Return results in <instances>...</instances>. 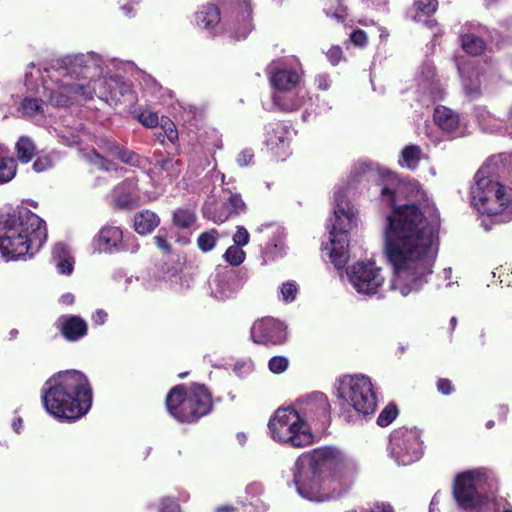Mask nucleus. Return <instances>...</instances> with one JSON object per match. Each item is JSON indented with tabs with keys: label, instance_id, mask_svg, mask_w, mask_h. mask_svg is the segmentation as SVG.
<instances>
[{
	"label": "nucleus",
	"instance_id": "14",
	"mask_svg": "<svg viewBox=\"0 0 512 512\" xmlns=\"http://www.w3.org/2000/svg\"><path fill=\"white\" fill-rule=\"evenodd\" d=\"M389 451L399 464L409 465L419 460L423 455L421 431L405 426L394 429L390 434Z\"/></svg>",
	"mask_w": 512,
	"mask_h": 512
},
{
	"label": "nucleus",
	"instance_id": "43",
	"mask_svg": "<svg viewBox=\"0 0 512 512\" xmlns=\"http://www.w3.org/2000/svg\"><path fill=\"white\" fill-rule=\"evenodd\" d=\"M160 128L170 142H174L178 138V132L174 123L167 117H161Z\"/></svg>",
	"mask_w": 512,
	"mask_h": 512
},
{
	"label": "nucleus",
	"instance_id": "41",
	"mask_svg": "<svg viewBox=\"0 0 512 512\" xmlns=\"http://www.w3.org/2000/svg\"><path fill=\"white\" fill-rule=\"evenodd\" d=\"M200 250L204 253L209 252L216 243L215 231L202 233L197 240Z\"/></svg>",
	"mask_w": 512,
	"mask_h": 512
},
{
	"label": "nucleus",
	"instance_id": "15",
	"mask_svg": "<svg viewBox=\"0 0 512 512\" xmlns=\"http://www.w3.org/2000/svg\"><path fill=\"white\" fill-rule=\"evenodd\" d=\"M296 411L307 424L315 423L323 428L330 423L331 405L327 396L322 392L315 391L298 399Z\"/></svg>",
	"mask_w": 512,
	"mask_h": 512
},
{
	"label": "nucleus",
	"instance_id": "52",
	"mask_svg": "<svg viewBox=\"0 0 512 512\" xmlns=\"http://www.w3.org/2000/svg\"><path fill=\"white\" fill-rule=\"evenodd\" d=\"M373 172V168L366 162H358L354 165L351 175L353 177L364 176L366 174H371Z\"/></svg>",
	"mask_w": 512,
	"mask_h": 512
},
{
	"label": "nucleus",
	"instance_id": "31",
	"mask_svg": "<svg viewBox=\"0 0 512 512\" xmlns=\"http://www.w3.org/2000/svg\"><path fill=\"white\" fill-rule=\"evenodd\" d=\"M401 156L400 165L413 170L421 159L422 150L417 145H408L403 148Z\"/></svg>",
	"mask_w": 512,
	"mask_h": 512
},
{
	"label": "nucleus",
	"instance_id": "28",
	"mask_svg": "<svg viewBox=\"0 0 512 512\" xmlns=\"http://www.w3.org/2000/svg\"><path fill=\"white\" fill-rule=\"evenodd\" d=\"M160 223V219L154 212L144 210L134 217V228L138 234L146 235L151 233Z\"/></svg>",
	"mask_w": 512,
	"mask_h": 512
},
{
	"label": "nucleus",
	"instance_id": "59",
	"mask_svg": "<svg viewBox=\"0 0 512 512\" xmlns=\"http://www.w3.org/2000/svg\"><path fill=\"white\" fill-rule=\"evenodd\" d=\"M274 103L279 106L282 110L292 111L296 110L301 106V101L293 102L291 104H280V97L277 95L273 96Z\"/></svg>",
	"mask_w": 512,
	"mask_h": 512
},
{
	"label": "nucleus",
	"instance_id": "55",
	"mask_svg": "<svg viewBox=\"0 0 512 512\" xmlns=\"http://www.w3.org/2000/svg\"><path fill=\"white\" fill-rule=\"evenodd\" d=\"M159 512H181L180 505L173 499H164Z\"/></svg>",
	"mask_w": 512,
	"mask_h": 512
},
{
	"label": "nucleus",
	"instance_id": "8",
	"mask_svg": "<svg viewBox=\"0 0 512 512\" xmlns=\"http://www.w3.org/2000/svg\"><path fill=\"white\" fill-rule=\"evenodd\" d=\"M271 437L292 447H305L313 443L310 424L305 423L296 408H278L268 423Z\"/></svg>",
	"mask_w": 512,
	"mask_h": 512
},
{
	"label": "nucleus",
	"instance_id": "62",
	"mask_svg": "<svg viewBox=\"0 0 512 512\" xmlns=\"http://www.w3.org/2000/svg\"><path fill=\"white\" fill-rule=\"evenodd\" d=\"M223 256H245V253L240 247L234 244L226 250Z\"/></svg>",
	"mask_w": 512,
	"mask_h": 512
},
{
	"label": "nucleus",
	"instance_id": "51",
	"mask_svg": "<svg viewBox=\"0 0 512 512\" xmlns=\"http://www.w3.org/2000/svg\"><path fill=\"white\" fill-rule=\"evenodd\" d=\"M52 167V160L49 156H39L33 163L36 172H43Z\"/></svg>",
	"mask_w": 512,
	"mask_h": 512
},
{
	"label": "nucleus",
	"instance_id": "57",
	"mask_svg": "<svg viewBox=\"0 0 512 512\" xmlns=\"http://www.w3.org/2000/svg\"><path fill=\"white\" fill-rule=\"evenodd\" d=\"M71 248L64 242H58L53 246L52 256H67L71 253Z\"/></svg>",
	"mask_w": 512,
	"mask_h": 512
},
{
	"label": "nucleus",
	"instance_id": "39",
	"mask_svg": "<svg viewBox=\"0 0 512 512\" xmlns=\"http://www.w3.org/2000/svg\"><path fill=\"white\" fill-rule=\"evenodd\" d=\"M289 367V359L285 356H273L268 362L269 370L274 374H281Z\"/></svg>",
	"mask_w": 512,
	"mask_h": 512
},
{
	"label": "nucleus",
	"instance_id": "33",
	"mask_svg": "<svg viewBox=\"0 0 512 512\" xmlns=\"http://www.w3.org/2000/svg\"><path fill=\"white\" fill-rule=\"evenodd\" d=\"M438 0H417L414 3L415 15L414 21L421 22L422 17H429L434 14L438 9Z\"/></svg>",
	"mask_w": 512,
	"mask_h": 512
},
{
	"label": "nucleus",
	"instance_id": "22",
	"mask_svg": "<svg viewBox=\"0 0 512 512\" xmlns=\"http://www.w3.org/2000/svg\"><path fill=\"white\" fill-rule=\"evenodd\" d=\"M59 322V331L67 341L75 342L87 335L88 325L78 315H63Z\"/></svg>",
	"mask_w": 512,
	"mask_h": 512
},
{
	"label": "nucleus",
	"instance_id": "13",
	"mask_svg": "<svg viewBox=\"0 0 512 512\" xmlns=\"http://www.w3.org/2000/svg\"><path fill=\"white\" fill-rule=\"evenodd\" d=\"M338 397L363 415L373 414L377 406L376 395L367 376H345L340 381Z\"/></svg>",
	"mask_w": 512,
	"mask_h": 512
},
{
	"label": "nucleus",
	"instance_id": "56",
	"mask_svg": "<svg viewBox=\"0 0 512 512\" xmlns=\"http://www.w3.org/2000/svg\"><path fill=\"white\" fill-rule=\"evenodd\" d=\"M326 55L332 65H337L342 59V50L339 46H334L328 50Z\"/></svg>",
	"mask_w": 512,
	"mask_h": 512
},
{
	"label": "nucleus",
	"instance_id": "3",
	"mask_svg": "<svg viewBox=\"0 0 512 512\" xmlns=\"http://www.w3.org/2000/svg\"><path fill=\"white\" fill-rule=\"evenodd\" d=\"M41 399L48 414L59 421L73 422L90 410L92 388L84 373L61 371L45 382Z\"/></svg>",
	"mask_w": 512,
	"mask_h": 512
},
{
	"label": "nucleus",
	"instance_id": "64",
	"mask_svg": "<svg viewBox=\"0 0 512 512\" xmlns=\"http://www.w3.org/2000/svg\"><path fill=\"white\" fill-rule=\"evenodd\" d=\"M22 423H23V421H22V419L20 417H18V418L13 420L12 427L15 430L16 433L20 432V429L22 427Z\"/></svg>",
	"mask_w": 512,
	"mask_h": 512
},
{
	"label": "nucleus",
	"instance_id": "19",
	"mask_svg": "<svg viewBox=\"0 0 512 512\" xmlns=\"http://www.w3.org/2000/svg\"><path fill=\"white\" fill-rule=\"evenodd\" d=\"M270 81L279 91H290L300 82V73L296 67L288 65V59H278L267 67Z\"/></svg>",
	"mask_w": 512,
	"mask_h": 512
},
{
	"label": "nucleus",
	"instance_id": "20",
	"mask_svg": "<svg viewBox=\"0 0 512 512\" xmlns=\"http://www.w3.org/2000/svg\"><path fill=\"white\" fill-rule=\"evenodd\" d=\"M225 260L227 265L223 270H218L213 280L216 286L213 292L219 299L229 298L238 287V280L233 268L241 265L245 258H225Z\"/></svg>",
	"mask_w": 512,
	"mask_h": 512
},
{
	"label": "nucleus",
	"instance_id": "34",
	"mask_svg": "<svg viewBox=\"0 0 512 512\" xmlns=\"http://www.w3.org/2000/svg\"><path fill=\"white\" fill-rule=\"evenodd\" d=\"M16 168L14 158L0 156V184L11 181L16 175Z\"/></svg>",
	"mask_w": 512,
	"mask_h": 512
},
{
	"label": "nucleus",
	"instance_id": "16",
	"mask_svg": "<svg viewBox=\"0 0 512 512\" xmlns=\"http://www.w3.org/2000/svg\"><path fill=\"white\" fill-rule=\"evenodd\" d=\"M129 245V240H123V232L119 227L106 225L93 237L92 248L94 253L98 254H117L138 252V244L131 242V248L125 249Z\"/></svg>",
	"mask_w": 512,
	"mask_h": 512
},
{
	"label": "nucleus",
	"instance_id": "46",
	"mask_svg": "<svg viewBox=\"0 0 512 512\" xmlns=\"http://www.w3.org/2000/svg\"><path fill=\"white\" fill-rule=\"evenodd\" d=\"M325 13L329 17H334L338 21H344L347 15V8L344 5V0H337V7L333 10L332 8H325Z\"/></svg>",
	"mask_w": 512,
	"mask_h": 512
},
{
	"label": "nucleus",
	"instance_id": "12",
	"mask_svg": "<svg viewBox=\"0 0 512 512\" xmlns=\"http://www.w3.org/2000/svg\"><path fill=\"white\" fill-rule=\"evenodd\" d=\"M486 480L487 474L480 470L459 473L452 490L457 505L466 511H480L489 502V496L483 491Z\"/></svg>",
	"mask_w": 512,
	"mask_h": 512
},
{
	"label": "nucleus",
	"instance_id": "26",
	"mask_svg": "<svg viewBox=\"0 0 512 512\" xmlns=\"http://www.w3.org/2000/svg\"><path fill=\"white\" fill-rule=\"evenodd\" d=\"M220 11L214 4H207L203 6L196 13V24L202 29L214 32L215 28L220 23Z\"/></svg>",
	"mask_w": 512,
	"mask_h": 512
},
{
	"label": "nucleus",
	"instance_id": "32",
	"mask_svg": "<svg viewBox=\"0 0 512 512\" xmlns=\"http://www.w3.org/2000/svg\"><path fill=\"white\" fill-rule=\"evenodd\" d=\"M36 147L29 137H20L16 143L17 158L22 163H28L35 155Z\"/></svg>",
	"mask_w": 512,
	"mask_h": 512
},
{
	"label": "nucleus",
	"instance_id": "61",
	"mask_svg": "<svg viewBox=\"0 0 512 512\" xmlns=\"http://www.w3.org/2000/svg\"><path fill=\"white\" fill-rule=\"evenodd\" d=\"M315 83L320 90H327L330 86L329 78L326 75H318Z\"/></svg>",
	"mask_w": 512,
	"mask_h": 512
},
{
	"label": "nucleus",
	"instance_id": "9",
	"mask_svg": "<svg viewBox=\"0 0 512 512\" xmlns=\"http://www.w3.org/2000/svg\"><path fill=\"white\" fill-rule=\"evenodd\" d=\"M393 274L390 290L407 296L418 291L432 273L435 258H387Z\"/></svg>",
	"mask_w": 512,
	"mask_h": 512
},
{
	"label": "nucleus",
	"instance_id": "11",
	"mask_svg": "<svg viewBox=\"0 0 512 512\" xmlns=\"http://www.w3.org/2000/svg\"><path fill=\"white\" fill-rule=\"evenodd\" d=\"M293 482L298 494L309 501L326 502L341 497L345 491L339 482L329 481L313 469L295 463Z\"/></svg>",
	"mask_w": 512,
	"mask_h": 512
},
{
	"label": "nucleus",
	"instance_id": "4",
	"mask_svg": "<svg viewBox=\"0 0 512 512\" xmlns=\"http://www.w3.org/2000/svg\"><path fill=\"white\" fill-rule=\"evenodd\" d=\"M47 239L44 220L25 207H17L0 219L2 256H34Z\"/></svg>",
	"mask_w": 512,
	"mask_h": 512
},
{
	"label": "nucleus",
	"instance_id": "2",
	"mask_svg": "<svg viewBox=\"0 0 512 512\" xmlns=\"http://www.w3.org/2000/svg\"><path fill=\"white\" fill-rule=\"evenodd\" d=\"M61 63L57 69L53 68L50 81L44 83L45 93L54 106H66L71 99L91 100L94 95L109 104H117L131 91L130 85L119 77L81 81L80 75L93 77L102 71V59L96 54L66 56Z\"/></svg>",
	"mask_w": 512,
	"mask_h": 512
},
{
	"label": "nucleus",
	"instance_id": "44",
	"mask_svg": "<svg viewBox=\"0 0 512 512\" xmlns=\"http://www.w3.org/2000/svg\"><path fill=\"white\" fill-rule=\"evenodd\" d=\"M91 163H93L95 166H97L99 169L104 171H116L117 167L116 165L105 159L104 156L100 155L97 152H93L92 156L90 157Z\"/></svg>",
	"mask_w": 512,
	"mask_h": 512
},
{
	"label": "nucleus",
	"instance_id": "48",
	"mask_svg": "<svg viewBox=\"0 0 512 512\" xmlns=\"http://www.w3.org/2000/svg\"><path fill=\"white\" fill-rule=\"evenodd\" d=\"M234 244L242 249L249 242V233L243 226H238L233 236Z\"/></svg>",
	"mask_w": 512,
	"mask_h": 512
},
{
	"label": "nucleus",
	"instance_id": "35",
	"mask_svg": "<svg viewBox=\"0 0 512 512\" xmlns=\"http://www.w3.org/2000/svg\"><path fill=\"white\" fill-rule=\"evenodd\" d=\"M196 220V216L191 209H177L173 215V222L179 228H189Z\"/></svg>",
	"mask_w": 512,
	"mask_h": 512
},
{
	"label": "nucleus",
	"instance_id": "47",
	"mask_svg": "<svg viewBox=\"0 0 512 512\" xmlns=\"http://www.w3.org/2000/svg\"><path fill=\"white\" fill-rule=\"evenodd\" d=\"M139 121L148 128L157 127L160 125V120L157 113L151 111H144L138 116Z\"/></svg>",
	"mask_w": 512,
	"mask_h": 512
},
{
	"label": "nucleus",
	"instance_id": "25",
	"mask_svg": "<svg viewBox=\"0 0 512 512\" xmlns=\"http://www.w3.org/2000/svg\"><path fill=\"white\" fill-rule=\"evenodd\" d=\"M291 138L290 127L282 122H272L266 126L265 143L272 149L286 147Z\"/></svg>",
	"mask_w": 512,
	"mask_h": 512
},
{
	"label": "nucleus",
	"instance_id": "17",
	"mask_svg": "<svg viewBox=\"0 0 512 512\" xmlns=\"http://www.w3.org/2000/svg\"><path fill=\"white\" fill-rule=\"evenodd\" d=\"M251 338L254 343L265 346L283 345L287 341L286 327L274 318H262L253 324Z\"/></svg>",
	"mask_w": 512,
	"mask_h": 512
},
{
	"label": "nucleus",
	"instance_id": "29",
	"mask_svg": "<svg viewBox=\"0 0 512 512\" xmlns=\"http://www.w3.org/2000/svg\"><path fill=\"white\" fill-rule=\"evenodd\" d=\"M178 160L166 159L155 165V170L161 176L163 184L170 183L180 172Z\"/></svg>",
	"mask_w": 512,
	"mask_h": 512
},
{
	"label": "nucleus",
	"instance_id": "49",
	"mask_svg": "<svg viewBox=\"0 0 512 512\" xmlns=\"http://www.w3.org/2000/svg\"><path fill=\"white\" fill-rule=\"evenodd\" d=\"M73 258H61L56 268L59 274L70 275L74 269Z\"/></svg>",
	"mask_w": 512,
	"mask_h": 512
},
{
	"label": "nucleus",
	"instance_id": "18",
	"mask_svg": "<svg viewBox=\"0 0 512 512\" xmlns=\"http://www.w3.org/2000/svg\"><path fill=\"white\" fill-rule=\"evenodd\" d=\"M222 6L230 11V29L237 39H244L252 30L251 7L248 0H220Z\"/></svg>",
	"mask_w": 512,
	"mask_h": 512
},
{
	"label": "nucleus",
	"instance_id": "24",
	"mask_svg": "<svg viewBox=\"0 0 512 512\" xmlns=\"http://www.w3.org/2000/svg\"><path fill=\"white\" fill-rule=\"evenodd\" d=\"M115 204L121 208H130L139 200L137 184L133 179H126L113 190Z\"/></svg>",
	"mask_w": 512,
	"mask_h": 512
},
{
	"label": "nucleus",
	"instance_id": "50",
	"mask_svg": "<svg viewBox=\"0 0 512 512\" xmlns=\"http://www.w3.org/2000/svg\"><path fill=\"white\" fill-rule=\"evenodd\" d=\"M350 41L356 46L364 47L368 42V37L365 31L357 29L350 34Z\"/></svg>",
	"mask_w": 512,
	"mask_h": 512
},
{
	"label": "nucleus",
	"instance_id": "36",
	"mask_svg": "<svg viewBox=\"0 0 512 512\" xmlns=\"http://www.w3.org/2000/svg\"><path fill=\"white\" fill-rule=\"evenodd\" d=\"M398 414L399 409L397 405L394 402H390L380 412L376 423L380 427H387L396 419Z\"/></svg>",
	"mask_w": 512,
	"mask_h": 512
},
{
	"label": "nucleus",
	"instance_id": "10",
	"mask_svg": "<svg viewBox=\"0 0 512 512\" xmlns=\"http://www.w3.org/2000/svg\"><path fill=\"white\" fill-rule=\"evenodd\" d=\"M349 258H331L334 268L343 276L345 272L349 283L360 294L375 295L385 281L382 268L373 259L361 258L353 264H348Z\"/></svg>",
	"mask_w": 512,
	"mask_h": 512
},
{
	"label": "nucleus",
	"instance_id": "7",
	"mask_svg": "<svg viewBox=\"0 0 512 512\" xmlns=\"http://www.w3.org/2000/svg\"><path fill=\"white\" fill-rule=\"evenodd\" d=\"M335 203L329 219V240L322 244L321 250L326 256H345L349 247L348 233L357 226L358 217L354 207L340 193H335Z\"/></svg>",
	"mask_w": 512,
	"mask_h": 512
},
{
	"label": "nucleus",
	"instance_id": "53",
	"mask_svg": "<svg viewBox=\"0 0 512 512\" xmlns=\"http://www.w3.org/2000/svg\"><path fill=\"white\" fill-rule=\"evenodd\" d=\"M437 390L442 395L448 396L454 392V387L449 379L439 378L437 381Z\"/></svg>",
	"mask_w": 512,
	"mask_h": 512
},
{
	"label": "nucleus",
	"instance_id": "63",
	"mask_svg": "<svg viewBox=\"0 0 512 512\" xmlns=\"http://www.w3.org/2000/svg\"><path fill=\"white\" fill-rule=\"evenodd\" d=\"M216 512H235L236 508L232 505H220L216 507Z\"/></svg>",
	"mask_w": 512,
	"mask_h": 512
},
{
	"label": "nucleus",
	"instance_id": "45",
	"mask_svg": "<svg viewBox=\"0 0 512 512\" xmlns=\"http://www.w3.org/2000/svg\"><path fill=\"white\" fill-rule=\"evenodd\" d=\"M98 147L105 155L116 157L120 145L107 138H101L99 140Z\"/></svg>",
	"mask_w": 512,
	"mask_h": 512
},
{
	"label": "nucleus",
	"instance_id": "21",
	"mask_svg": "<svg viewBox=\"0 0 512 512\" xmlns=\"http://www.w3.org/2000/svg\"><path fill=\"white\" fill-rule=\"evenodd\" d=\"M418 86L423 95L428 96L431 102L441 100L444 96V90L438 80L435 79V67L431 62H425L419 73Z\"/></svg>",
	"mask_w": 512,
	"mask_h": 512
},
{
	"label": "nucleus",
	"instance_id": "60",
	"mask_svg": "<svg viewBox=\"0 0 512 512\" xmlns=\"http://www.w3.org/2000/svg\"><path fill=\"white\" fill-rule=\"evenodd\" d=\"M107 317L108 314L104 310L99 309L92 315V321L96 325H102L106 322Z\"/></svg>",
	"mask_w": 512,
	"mask_h": 512
},
{
	"label": "nucleus",
	"instance_id": "58",
	"mask_svg": "<svg viewBox=\"0 0 512 512\" xmlns=\"http://www.w3.org/2000/svg\"><path fill=\"white\" fill-rule=\"evenodd\" d=\"M154 241L161 253L169 254L171 252L170 244L164 236L158 234L154 237Z\"/></svg>",
	"mask_w": 512,
	"mask_h": 512
},
{
	"label": "nucleus",
	"instance_id": "27",
	"mask_svg": "<svg viewBox=\"0 0 512 512\" xmlns=\"http://www.w3.org/2000/svg\"><path fill=\"white\" fill-rule=\"evenodd\" d=\"M203 215L205 218L220 224L232 217L231 211L225 202H208L203 207Z\"/></svg>",
	"mask_w": 512,
	"mask_h": 512
},
{
	"label": "nucleus",
	"instance_id": "54",
	"mask_svg": "<svg viewBox=\"0 0 512 512\" xmlns=\"http://www.w3.org/2000/svg\"><path fill=\"white\" fill-rule=\"evenodd\" d=\"M254 158V153L251 149L242 150L237 156V163L239 166L244 167L249 165Z\"/></svg>",
	"mask_w": 512,
	"mask_h": 512
},
{
	"label": "nucleus",
	"instance_id": "1",
	"mask_svg": "<svg viewBox=\"0 0 512 512\" xmlns=\"http://www.w3.org/2000/svg\"><path fill=\"white\" fill-rule=\"evenodd\" d=\"M379 174L382 178L381 201L394 208L393 214L387 217L386 256H436L439 249L438 237L423 223L424 220L437 222V209L428 202L422 208L424 211L409 203L397 207L399 195L406 194L407 197L420 200L424 192L417 182H402L387 170H379Z\"/></svg>",
	"mask_w": 512,
	"mask_h": 512
},
{
	"label": "nucleus",
	"instance_id": "23",
	"mask_svg": "<svg viewBox=\"0 0 512 512\" xmlns=\"http://www.w3.org/2000/svg\"><path fill=\"white\" fill-rule=\"evenodd\" d=\"M434 122L448 136L454 138L462 135L458 115L445 106H437L434 111Z\"/></svg>",
	"mask_w": 512,
	"mask_h": 512
},
{
	"label": "nucleus",
	"instance_id": "30",
	"mask_svg": "<svg viewBox=\"0 0 512 512\" xmlns=\"http://www.w3.org/2000/svg\"><path fill=\"white\" fill-rule=\"evenodd\" d=\"M461 43L463 49L471 55H479L485 49V42L477 36L475 33L469 30L465 32L461 31Z\"/></svg>",
	"mask_w": 512,
	"mask_h": 512
},
{
	"label": "nucleus",
	"instance_id": "6",
	"mask_svg": "<svg viewBox=\"0 0 512 512\" xmlns=\"http://www.w3.org/2000/svg\"><path fill=\"white\" fill-rule=\"evenodd\" d=\"M298 464L313 469L329 481L339 482L343 491L347 492L354 482L355 468L344 454L335 447H320L302 454Z\"/></svg>",
	"mask_w": 512,
	"mask_h": 512
},
{
	"label": "nucleus",
	"instance_id": "42",
	"mask_svg": "<svg viewBox=\"0 0 512 512\" xmlns=\"http://www.w3.org/2000/svg\"><path fill=\"white\" fill-rule=\"evenodd\" d=\"M115 158L119 159L121 162L125 164H129L132 166H137L140 163L139 156L135 154L133 151L124 148L123 146L119 147V150Z\"/></svg>",
	"mask_w": 512,
	"mask_h": 512
},
{
	"label": "nucleus",
	"instance_id": "5",
	"mask_svg": "<svg viewBox=\"0 0 512 512\" xmlns=\"http://www.w3.org/2000/svg\"><path fill=\"white\" fill-rule=\"evenodd\" d=\"M165 407L169 415L179 423H197L212 412V394L204 384H178L168 391Z\"/></svg>",
	"mask_w": 512,
	"mask_h": 512
},
{
	"label": "nucleus",
	"instance_id": "40",
	"mask_svg": "<svg viewBox=\"0 0 512 512\" xmlns=\"http://www.w3.org/2000/svg\"><path fill=\"white\" fill-rule=\"evenodd\" d=\"M282 299L286 303L293 302L298 293L297 284L294 281H286L280 287Z\"/></svg>",
	"mask_w": 512,
	"mask_h": 512
},
{
	"label": "nucleus",
	"instance_id": "38",
	"mask_svg": "<svg viewBox=\"0 0 512 512\" xmlns=\"http://www.w3.org/2000/svg\"><path fill=\"white\" fill-rule=\"evenodd\" d=\"M225 201L231 211L232 217L238 216L246 210V204L239 193L230 192Z\"/></svg>",
	"mask_w": 512,
	"mask_h": 512
},
{
	"label": "nucleus",
	"instance_id": "37",
	"mask_svg": "<svg viewBox=\"0 0 512 512\" xmlns=\"http://www.w3.org/2000/svg\"><path fill=\"white\" fill-rule=\"evenodd\" d=\"M20 109L22 114L27 117H33L37 114L42 113L43 111V102L42 100L36 98H25L21 102Z\"/></svg>",
	"mask_w": 512,
	"mask_h": 512
}]
</instances>
